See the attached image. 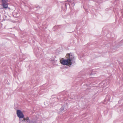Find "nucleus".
Segmentation results:
<instances>
[{"label":"nucleus","instance_id":"f257e3e1","mask_svg":"<svg viewBox=\"0 0 123 123\" xmlns=\"http://www.w3.org/2000/svg\"><path fill=\"white\" fill-rule=\"evenodd\" d=\"M17 116L19 118L21 119L20 120L21 121L25 122L26 123H33L32 121L29 119L28 117H24V115L22 111L20 110H18L17 111Z\"/></svg>","mask_w":123,"mask_h":123},{"label":"nucleus","instance_id":"f03ea898","mask_svg":"<svg viewBox=\"0 0 123 123\" xmlns=\"http://www.w3.org/2000/svg\"><path fill=\"white\" fill-rule=\"evenodd\" d=\"M66 56L67 59L68 61L69 62L71 63V64L75 63L74 60L75 58L73 53H70L67 54Z\"/></svg>","mask_w":123,"mask_h":123},{"label":"nucleus","instance_id":"7ed1b4c3","mask_svg":"<svg viewBox=\"0 0 123 123\" xmlns=\"http://www.w3.org/2000/svg\"><path fill=\"white\" fill-rule=\"evenodd\" d=\"M60 62L61 64L64 65H68L70 66L72 65L71 63L69 62L67 59L65 60L64 59L62 60H60Z\"/></svg>","mask_w":123,"mask_h":123},{"label":"nucleus","instance_id":"20e7f679","mask_svg":"<svg viewBox=\"0 0 123 123\" xmlns=\"http://www.w3.org/2000/svg\"><path fill=\"white\" fill-rule=\"evenodd\" d=\"M2 5L4 8L6 9L8 8L7 0H1Z\"/></svg>","mask_w":123,"mask_h":123},{"label":"nucleus","instance_id":"39448f33","mask_svg":"<svg viewBox=\"0 0 123 123\" xmlns=\"http://www.w3.org/2000/svg\"><path fill=\"white\" fill-rule=\"evenodd\" d=\"M64 110V109L63 107H62L60 109V111H63Z\"/></svg>","mask_w":123,"mask_h":123},{"label":"nucleus","instance_id":"423d86ee","mask_svg":"<svg viewBox=\"0 0 123 123\" xmlns=\"http://www.w3.org/2000/svg\"><path fill=\"white\" fill-rule=\"evenodd\" d=\"M69 5V4L68 3V4H67V3H66L65 4V6H66V7H67V6L68 5Z\"/></svg>","mask_w":123,"mask_h":123},{"label":"nucleus","instance_id":"0eeeda50","mask_svg":"<svg viewBox=\"0 0 123 123\" xmlns=\"http://www.w3.org/2000/svg\"><path fill=\"white\" fill-rule=\"evenodd\" d=\"M72 6H74L75 5V4L74 3H73L72 4Z\"/></svg>","mask_w":123,"mask_h":123},{"label":"nucleus","instance_id":"6e6552de","mask_svg":"<svg viewBox=\"0 0 123 123\" xmlns=\"http://www.w3.org/2000/svg\"><path fill=\"white\" fill-rule=\"evenodd\" d=\"M67 1L69 2H71V0H67Z\"/></svg>","mask_w":123,"mask_h":123}]
</instances>
